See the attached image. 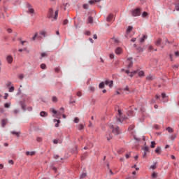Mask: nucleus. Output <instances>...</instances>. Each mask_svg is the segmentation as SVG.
I'll list each match as a JSON object with an SVG mask.
<instances>
[{
    "mask_svg": "<svg viewBox=\"0 0 179 179\" xmlns=\"http://www.w3.org/2000/svg\"><path fill=\"white\" fill-rule=\"evenodd\" d=\"M8 92H9L10 93H12L13 92H15V87L11 86V87L9 88Z\"/></svg>",
    "mask_w": 179,
    "mask_h": 179,
    "instance_id": "obj_34",
    "label": "nucleus"
},
{
    "mask_svg": "<svg viewBox=\"0 0 179 179\" xmlns=\"http://www.w3.org/2000/svg\"><path fill=\"white\" fill-rule=\"evenodd\" d=\"M155 99H156V100L160 99V95L159 94L155 95Z\"/></svg>",
    "mask_w": 179,
    "mask_h": 179,
    "instance_id": "obj_62",
    "label": "nucleus"
},
{
    "mask_svg": "<svg viewBox=\"0 0 179 179\" xmlns=\"http://www.w3.org/2000/svg\"><path fill=\"white\" fill-rule=\"evenodd\" d=\"M132 29H134L132 26H129L127 29V34H129L132 31Z\"/></svg>",
    "mask_w": 179,
    "mask_h": 179,
    "instance_id": "obj_17",
    "label": "nucleus"
},
{
    "mask_svg": "<svg viewBox=\"0 0 179 179\" xmlns=\"http://www.w3.org/2000/svg\"><path fill=\"white\" fill-rule=\"evenodd\" d=\"M83 9H89V5L88 4H84L83 5Z\"/></svg>",
    "mask_w": 179,
    "mask_h": 179,
    "instance_id": "obj_52",
    "label": "nucleus"
},
{
    "mask_svg": "<svg viewBox=\"0 0 179 179\" xmlns=\"http://www.w3.org/2000/svg\"><path fill=\"white\" fill-rule=\"evenodd\" d=\"M105 85H106L107 86H109L110 88L113 87V85H114V81L113 80H106L105 81Z\"/></svg>",
    "mask_w": 179,
    "mask_h": 179,
    "instance_id": "obj_6",
    "label": "nucleus"
},
{
    "mask_svg": "<svg viewBox=\"0 0 179 179\" xmlns=\"http://www.w3.org/2000/svg\"><path fill=\"white\" fill-rule=\"evenodd\" d=\"M53 143L55 145H58V143H62V140H59V138L54 139Z\"/></svg>",
    "mask_w": 179,
    "mask_h": 179,
    "instance_id": "obj_13",
    "label": "nucleus"
},
{
    "mask_svg": "<svg viewBox=\"0 0 179 179\" xmlns=\"http://www.w3.org/2000/svg\"><path fill=\"white\" fill-rule=\"evenodd\" d=\"M6 125V120L5 119H3L1 120V127H2V128H5Z\"/></svg>",
    "mask_w": 179,
    "mask_h": 179,
    "instance_id": "obj_25",
    "label": "nucleus"
},
{
    "mask_svg": "<svg viewBox=\"0 0 179 179\" xmlns=\"http://www.w3.org/2000/svg\"><path fill=\"white\" fill-rule=\"evenodd\" d=\"M134 139L136 141V142H140L141 141V138H139L136 136H134Z\"/></svg>",
    "mask_w": 179,
    "mask_h": 179,
    "instance_id": "obj_60",
    "label": "nucleus"
},
{
    "mask_svg": "<svg viewBox=\"0 0 179 179\" xmlns=\"http://www.w3.org/2000/svg\"><path fill=\"white\" fill-rule=\"evenodd\" d=\"M52 101L53 103H57V101H58V98H57L56 96H53L52 97Z\"/></svg>",
    "mask_w": 179,
    "mask_h": 179,
    "instance_id": "obj_28",
    "label": "nucleus"
},
{
    "mask_svg": "<svg viewBox=\"0 0 179 179\" xmlns=\"http://www.w3.org/2000/svg\"><path fill=\"white\" fill-rule=\"evenodd\" d=\"M166 131H168V132H169V134H173V132H174V130H173V128L168 127L166 128Z\"/></svg>",
    "mask_w": 179,
    "mask_h": 179,
    "instance_id": "obj_26",
    "label": "nucleus"
},
{
    "mask_svg": "<svg viewBox=\"0 0 179 179\" xmlns=\"http://www.w3.org/2000/svg\"><path fill=\"white\" fill-rule=\"evenodd\" d=\"M176 136H174L173 135L169 136V139H171V141H174L176 139Z\"/></svg>",
    "mask_w": 179,
    "mask_h": 179,
    "instance_id": "obj_49",
    "label": "nucleus"
},
{
    "mask_svg": "<svg viewBox=\"0 0 179 179\" xmlns=\"http://www.w3.org/2000/svg\"><path fill=\"white\" fill-rule=\"evenodd\" d=\"M19 79H20V80H23L24 78V76L23 74H20L18 76Z\"/></svg>",
    "mask_w": 179,
    "mask_h": 179,
    "instance_id": "obj_44",
    "label": "nucleus"
},
{
    "mask_svg": "<svg viewBox=\"0 0 179 179\" xmlns=\"http://www.w3.org/2000/svg\"><path fill=\"white\" fill-rule=\"evenodd\" d=\"M53 122H57V123L55 124V127L56 128H58V127H59V123L61 122V120H57V119H54V120H53Z\"/></svg>",
    "mask_w": 179,
    "mask_h": 179,
    "instance_id": "obj_12",
    "label": "nucleus"
},
{
    "mask_svg": "<svg viewBox=\"0 0 179 179\" xmlns=\"http://www.w3.org/2000/svg\"><path fill=\"white\" fill-rule=\"evenodd\" d=\"M175 55H176V57H178L179 52L178 51L175 52Z\"/></svg>",
    "mask_w": 179,
    "mask_h": 179,
    "instance_id": "obj_64",
    "label": "nucleus"
},
{
    "mask_svg": "<svg viewBox=\"0 0 179 179\" xmlns=\"http://www.w3.org/2000/svg\"><path fill=\"white\" fill-rule=\"evenodd\" d=\"M44 57H47V53H45V52L41 53V58H44Z\"/></svg>",
    "mask_w": 179,
    "mask_h": 179,
    "instance_id": "obj_41",
    "label": "nucleus"
},
{
    "mask_svg": "<svg viewBox=\"0 0 179 179\" xmlns=\"http://www.w3.org/2000/svg\"><path fill=\"white\" fill-rule=\"evenodd\" d=\"M21 107L24 111H26V106L23 104V102L20 101Z\"/></svg>",
    "mask_w": 179,
    "mask_h": 179,
    "instance_id": "obj_36",
    "label": "nucleus"
},
{
    "mask_svg": "<svg viewBox=\"0 0 179 179\" xmlns=\"http://www.w3.org/2000/svg\"><path fill=\"white\" fill-rule=\"evenodd\" d=\"M109 57H110V59H114V55H113V53L110 54Z\"/></svg>",
    "mask_w": 179,
    "mask_h": 179,
    "instance_id": "obj_58",
    "label": "nucleus"
},
{
    "mask_svg": "<svg viewBox=\"0 0 179 179\" xmlns=\"http://www.w3.org/2000/svg\"><path fill=\"white\" fill-rule=\"evenodd\" d=\"M64 108H62V107L60 108L59 112H58L57 115H61V114H62V113H64Z\"/></svg>",
    "mask_w": 179,
    "mask_h": 179,
    "instance_id": "obj_33",
    "label": "nucleus"
},
{
    "mask_svg": "<svg viewBox=\"0 0 179 179\" xmlns=\"http://www.w3.org/2000/svg\"><path fill=\"white\" fill-rule=\"evenodd\" d=\"M68 23H69V21H68V20H64V22H63V24H64V26H65V24H68Z\"/></svg>",
    "mask_w": 179,
    "mask_h": 179,
    "instance_id": "obj_55",
    "label": "nucleus"
},
{
    "mask_svg": "<svg viewBox=\"0 0 179 179\" xmlns=\"http://www.w3.org/2000/svg\"><path fill=\"white\" fill-rule=\"evenodd\" d=\"M106 139H107V141H110V139H113V135L111 134H107Z\"/></svg>",
    "mask_w": 179,
    "mask_h": 179,
    "instance_id": "obj_24",
    "label": "nucleus"
},
{
    "mask_svg": "<svg viewBox=\"0 0 179 179\" xmlns=\"http://www.w3.org/2000/svg\"><path fill=\"white\" fill-rule=\"evenodd\" d=\"M99 89H103V87H104V82L99 83Z\"/></svg>",
    "mask_w": 179,
    "mask_h": 179,
    "instance_id": "obj_37",
    "label": "nucleus"
},
{
    "mask_svg": "<svg viewBox=\"0 0 179 179\" xmlns=\"http://www.w3.org/2000/svg\"><path fill=\"white\" fill-rule=\"evenodd\" d=\"M150 169H152V170H155V169H156V163H155L153 165H151Z\"/></svg>",
    "mask_w": 179,
    "mask_h": 179,
    "instance_id": "obj_51",
    "label": "nucleus"
},
{
    "mask_svg": "<svg viewBox=\"0 0 179 179\" xmlns=\"http://www.w3.org/2000/svg\"><path fill=\"white\" fill-rule=\"evenodd\" d=\"M10 134H12V135H16L17 138H20V131H11Z\"/></svg>",
    "mask_w": 179,
    "mask_h": 179,
    "instance_id": "obj_9",
    "label": "nucleus"
},
{
    "mask_svg": "<svg viewBox=\"0 0 179 179\" xmlns=\"http://www.w3.org/2000/svg\"><path fill=\"white\" fill-rule=\"evenodd\" d=\"M87 173H83L80 176V179H83L85 178V177H87Z\"/></svg>",
    "mask_w": 179,
    "mask_h": 179,
    "instance_id": "obj_29",
    "label": "nucleus"
},
{
    "mask_svg": "<svg viewBox=\"0 0 179 179\" xmlns=\"http://www.w3.org/2000/svg\"><path fill=\"white\" fill-rule=\"evenodd\" d=\"M36 141H37V142H41V141H43V138H41V137H37V138H36Z\"/></svg>",
    "mask_w": 179,
    "mask_h": 179,
    "instance_id": "obj_53",
    "label": "nucleus"
},
{
    "mask_svg": "<svg viewBox=\"0 0 179 179\" xmlns=\"http://www.w3.org/2000/svg\"><path fill=\"white\" fill-rule=\"evenodd\" d=\"M40 115L41 117H47V115H48V113H47V112L45 111H41L40 113Z\"/></svg>",
    "mask_w": 179,
    "mask_h": 179,
    "instance_id": "obj_23",
    "label": "nucleus"
},
{
    "mask_svg": "<svg viewBox=\"0 0 179 179\" xmlns=\"http://www.w3.org/2000/svg\"><path fill=\"white\" fill-rule=\"evenodd\" d=\"M155 45H157V47H161V48H164V45H163V43H162V38H158L157 39V41L155 42Z\"/></svg>",
    "mask_w": 179,
    "mask_h": 179,
    "instance_id": "obj_2",
    "label": "nucleus"
},
{
    "mask_svg": "<svg viewBox=\"0 0 179 179\" xmlns=\"http://www.w3.org/2000/svg\"><path fill=\"white\" fill-rule=\"evenodd\" d=\"M113 14H109L106 17V21L111 22V20H113Z\"/></svg>",
    "mask_w": 179,
    "mask_h": 179,
    "instance_id": "obj_16",
    "label": "nucleus"
},
{
    "mask_svg": "<svg viewBox=\"0 0 179 179\" xmlns=\"http://www.w3.org/2000/svg\"><path fill=\"white\" fill-rule=\"evenodd\" d=\"M138 73V76H143L145 75V72H143V71H140Z\"/></svg>",
    "mask_w": 179,
    "mask_h": 179,
    "instance_id": "obj_38",
    "label": "nucleus"
},
{
    "mask_svg": "<svg viewBox=\"0 0 179 179\" xmlns=\"http://www.w3.org/2000/svg\"><path fill=\"white\" fill-rule=\"evenodd\" d=\"M155 153H157V155H160V153H162V147L157 146L155 149Z\"/></svg>",
    "mask_w": 179,
    "mask_h": 179,
    "instance_id": "obj_11",
    "label": "nucleus"
},
{
    "mask_svg": "<svg viewBox=\"0 0 179 179\" xmlns=\"http://www.w3.org/2000/svg\"><path fill=\"white\" fill-rule=\"evenodd\" d=\"M113 134H115V135H120V134H121V132H120V127H116L115 129H113L112 130Z\"/></svg>",
    "mask_w": 179,
    "mask_h": 179,
    "instance_id": "obj_5",
    "label": "nucleus"
},
{
    "mask_svg": "<svg viewBox=\"0 0 179 179\" xmlns=\"http://www.w3.org/2000/svg\"><path fill=\"white\" fill-rule=\"evenodd\" d=\"M11 85H12V82H10V81H8L7 83L6 84L7 87H9L10 86H11Z\"/></svg>",
    "mask_w": 179,
    "mask_h": 179,
    "instance_id": "obj_45",
    "label": "nucleus"
},
{
    "mask_svg": "<svg viewBox=\"0 0 179 179\" xmlns=\"http://www.w3.org/2000/svg\"><path fill=\"white\" fill-rule=\"evenodd\" d=\"M83 128H85V127L83 126V124H78V129L79 131H82V129H83Z\"/></svg>",
    "mask_w": 179,
    "mask_h": 179,
    "instance_id": "obj_30",
    "label": "nucleus"
},
{
    "mask_svg": "<svg viewBox=\"0 0 179 179\" xmlns=\"http://www.w3.org/2000/svg\"><path fill=\"white\" fill-rule=\"evenodd\" d=\"M4 107H5V108H10V102L6 103L4 104Z\"/></svg>",
    "mask_w": 179,
    "mask_h": 179,
    "instance_id": "obj_32",
    "label": "nucleus"
},
{
    "mask_svg": "<svg viewBox=\"0 0 179 179\" xmlns=\"http://www.w3.org/2000/svg\"><path fill=\"white\" fill-rule=\"evenodd\" d=\"M74 122H75V124H78L79 122V117H75Z\"/></svg>",
    "mask_w": 179,
    "mask_h": 179,
    "instance_id": "obj_43",
    "label": "nucleus"
},
{
    "mask_svg": "<svg viewBox=\"0 0 179 179\" xmlns=\"http://www.w3.org/2000/svg\"><path fill=\"white\" fill-rule=\"evenodd\" d=\"M88 23H93V17L89 16L87 18Z\"/></svg>",
    "mask_w": 179,
    "mask_h": 179,
    "instance_id": "obj_31",
    "label": "nucleus"
},
{
    "mask_svg": "<svg viewBox=\"0 0 179 179\" xmlns=\"http://www.w3.org/2000/svg\"><path fill=\"white\" fill-rule=\"evenodd\" d=\"M58 12H59L58 10H56L55 12V16L53 17L55 20H57V19H58Z\"/></svg>",
    "mask_w": 179,
    "mask_h": 179,
    "instance_id": "obj_27",
    "label": "nucleus"
},
{
    "mask_svg": "<svg viewBox=\"0 0 179 179\" xmlns=\"http://www.w3.org/2000/svg\"><path fill=\"white\" fill-rule=\"evenodd\" d=\"M127 66L129 69V68H132V66H134V62L132 61V57H129L127 60Z\"/></svg>",
    "mask_w": 179,
    "mask_h": 179,
    "instance_id": "obj_3",
    "label": "nucleus"
},
{
    "mask_svg": "<svg viewBox=\"0 0 179 179\" xmlns=\"http://www.w3.org/2000/svg\"><path fill=\"white\" fill-rule=\"evenodd\" d=\"M131 15L134 17H136V16H141V8H135L134 10H132Z\"/></svg>",
    "mask_w": 179,
    "mask_h": 179,
    "instance_id": "obj_1",
    "label": "nucleus"
},
{
    "mask_svg": "<svg viewBox=\"0 0 179 179\" xmlns=\"http://www.w3.org/2000/svg\"><path fill=\"white\" fill-rule=\"evenodd\" d=\"M145 152H149V146H145L143 148Z\"/></svg>",
    "mask_w": 179,
    "mask_h": 179,
    "instance_id": "obj_40",
    "label": "nucleus"
},
{
    "mask_svg": "<svg viewBox=\"0 0 179 179\" xmlns=\"http://www.w3.org/2000/svg\"><path fill=\"white\" fill-rule=\"evenodd\" d=\"M136 50L138 52H143V51H145V48H143L141 46L137 47Z\"/></svg>",
    "mask_w": 179,
    "mask_h": 179,
    "instance_id": "obj_19",
    "label": "nucleus"
},
{
    "mask_svg": "<svg viewBox=\"0 0 179 179\" xmlns=\"http://www.w3.org/2000/svg\"><path fill=\"white\" fill-rule=\"evenodd\" d=\"M115 54H117V55H120V54H121V52H122V48H121V47H117L115 50Z\"/></svg>",
    "mask_w": 179,
    "mask_h": 179,
    "instance_id": "obj_8",
    "label": "nucleus"
},
{
    "mask_svg": "<svg viewBox=\"0 0 179 179\" xmlns=\"http://www.w3.org/2000/svg\"><path fill=\"white\" fill-rule=\"evenodd\" d=\"M41 69H45V68H46L45 64H41Z\"/></svg>",
    "mask_w": 179,
    "mask_h": 179,
    "instance_id": "obj_47",
    "label": "nucleus"
},
{
    "mask_svg": "<svg viewBox=\"0 0 179 179\" xmlns=\"http://www.w3.org/2000/svg\"><path fill=\"white\" fill-rule=\"evenodd\" d=\"M152 178H157V175H156V173H153L152 174Z\"/></svg>",
    "mask_w": 179,
    "mask_h": 179,
    "instance_id": "obj_57",
    "label": "nucleus"
},
{
    "mask_svg": "<svg viewBox=\"0 0 179 179\" xmlns=\"http://www.w3.org/2000/svg\"><path fill=\"white\" fill-rule=\"evenodd\" d=\"M146 79H147V80H155V76H153V75H152V74H150L149 76H148L147 77H146Z\"/></svg>",
    "mask_w": 179,
    "mask_h": 179,
    "instance_id": "obj_10",
    "label": "nucleus"
},
{
    "mask_svg": "<svg viewBox=\"0 0 179 179\" xmlns=\"http://www.w3.org/2000/svg\"><path fill=\"white\" fill-rule=\"evenodd\" d=\"M28 13H29V15H36V12L34 11V8H29L28 9Z\"/></svg>",
    "mask_w": 179,
    "mask_h": 179,
    "instance_id": "obj_14",
    "label": "nucleus"
},
{
    "mask_svg": "<svg viewBox=\"0 0 179 179\" xmlns=\"http://www.w3.org/2000/svg\"><path fill=\"white\" fill-rule=\"evenodd\" d=\"M72 99H73V97H72V96H71L69 104H73V103H76V101L75 100H72Z\"/></svg>",
    "mask_w": 179,
    "mask_h": 179,
    "instance_id": "obj_35",
    "label": "nucleus"
},
{
    "mask_svg": "<svg viewBox=\"0 0 179 179\" xmlns=\"http://www.w3.org/2000/svg\"><path fill=\"white\" fill-rule=\"evenodd\" d=\"M89 89H90V90H91V92H94V90H95V88L93 86H90Z\"/></svg>",
    "mask_w": 179,
    "mask_h": 179,
    "instance_id": "obj_48",
    "label": "nucleus"
},
{
    "mask_svg": "<svg viewBox=\"0 0 179 179\" xmlns=\"http://www.w3.org/2000/svg\"><path fill=\"white\" fill-rule=\"evenodd\" d=\"M164 41L162 43V45H166L167 44H170V41H169V39L167 38H164Z\"/></svg>",
    "mask_w": 179,
    "mask_h": 179,
    "instance_id": "obj_18",
    "label": "nucleus"
},
{
    "mask_svg": "<svg viewBox=\"0 0 179 179\" xmlns=\"http://www.w3.org/2000/svg\"><path fill=\"white\" fill-rule=\"evenodd\" d=\"M123 90L124 91V92H129V87H128V85H127L124 89H123Z\"/></svg>",
    "mask_w": 179,
    "mask_h": 179,
    "instance_id": "obj_46",
    "label": "nucleus"
},
{
    "mask_svg": "<svg viewBox=\"0 0 179 179\" xmlns=\"http://www.w3.org/2000/svg\"><path fill=\"white\" fill-rule=\"evenodd\" d=\"M48 19H52L54 17V10L52 8H49L48 13Z\"/></svg>",
    "mask_w": 179,
    "mask_h": 179,
    "instance_id": "obj_4",
    "label": "nucleus"
},
{
    "mask_svg": "<svg viewBox=\"0 0 179 179\" xmlns=\"http://www.w3.org/2000/svg\"><path fill=\"white\" fill-rule=\"evenodd\" d=\"M6 61L8 64L13 62V57H12V55H8L6 57Z\"/></svg>",
    "mask_w": 179,
    "mask_h": 179,
    "instance_id": "obj_7",
    "label": "nucleus"
},
{
    "mask_svg": "<svg viewBox=\"0 0 179 179\" xmlns=\"http://www.w3.org/2000/svg\"><path fill=\"white\" fill-rule=\"evenodd\" d=\"M77 96H78V97H82V92H81L80 91L78 92H77Z\"/></svg>",
    "mask_w": 179,
    "mask_h": 179,
    "instance_id": "obj_56",
    "label": "nucleus"
},
{
    "mask_svg": "<svg viewBox=\"0 0 179 179\" xmlns=\"http://www.w3.org/2000/svg\"><path fill=\"white\" fill-rule=\"evenodd\" d=\"M101 1V0H90L89 3L90 5H93V3H94V2L97 3L100 2Z\"/></svg>",
    "mask_w": 179,
    "mask_h": 179,
    "instance_id": "obj_21",
    "label": "nucleus"
},
{
    "mask_svg": "<svg viewBox=\"0 0 179 179\" xmlns=\"http://www.w3.org/2000/svg\"><path fill=\"white\" fill-rule=\"evenodd\" d=\"M52 113H53L55 115L58 113V112L54 108L52 109Z\"/></svg>",
    "mask_w": 179,
    "mask_h": 179,
    "instance_id": "obj_59",
    "label": "nucleus"
},
{
    "mask_svg": "<svg viewBox=\"0 0 179 179\" xmlns=\"http://www.w3.org/2000/svg\"><path fill=\"white\" fill-rule=\"evenodd\" d=\"M147 16H148V13L144 11L142 14V17H147Z\"/></svg>",
    "mask_w": 179,
    "mask_h": 179,
    "instance_id": "obj_39",
    "label": "nucleus"
},
{
    "mask_svg": "<svg viewBox=\"0 0 179 179\" xmlns=\"http://www.w3.org/2000/svg\"><path fill=\"white\" fill-rule=\"evenodd\" d=\"M35 153L36 152L34 151H32V152L27 151L26 152L27 156H34V155H35Z\"/></svg>",
    "mask_w": 179,
    "mask_h": 179,
    "instance_id": "obj_20",
    "label": "nucleus"
},
{
    "mask_svg": "<svg viewBox=\"0 0 179 179\" xmlns=\"http://www.w3.org/2000/svg\"><path fill=\"white\" fill-rule=\"evenodd\" d=\"M145 40H148V35H143V38L140 39V43H145Z\"/></svg>",
    "mask_w": 179,
    "mask_h": 179,
    "instance_id": "obj_15",
    "label": "nucleus"
},
{
    "mask_svg": "<svg viewBox=\"0 0 179 179\" xmlns=\"http://www.w3.org/2000/svg\"><path fill=\"white\" fill-rule=\"evenodd\" d=\"M40 34L41 36H43V37H45V31H41Z\"/></svg>",
    "mask_w": 179,
    "mask_h": 179,
    "instance_id": "obj_61",
    "label": "nucleus"
},
{
    "mask_svg": "<svg viewBox=\"0 0 179 179\" xmlns=\"http://www.w3.org/2000/svg\"><path fill=\"white\" fill-rule=\"evenodd\" d=\"M25 5L28 10L33 8V6H31V4H30L29 2H26Z\"/></svg>",
    "mask_w": 179,
    "mask_h": 179,
    "instance_id": "obj_22",
    "label": "nucleus"
},
{
    "mask_svg": "<svg viewBox=\"0 0 179 179\" xmlns=\"http://www.w3.org/2000/svg\"><path fill=\"white\" fill-rule=\"evenodd\" d=\"M155 145H156V143L155 141H152L151 142V145H150V148H155Z\"/></svg>",
    "mask_w": 179,
    "mask_h": 179,
    "instance_id": "obj_42",
    "label": "nucleus"
},
{
    "mask_svg": "<svg viewBox=\"0 0 179 179\" xmlns=\"http://www.w3.org/2000/svg\"><path fill=\"white\" fill-rule=\"evenodd\" d=\"M140 111L141 113H145V108H143V107L140 108Z\"/></svg>",
    "mask_w": 179,
    "mask_h": 179,
    "instance_id": "obj_63",
    "label": "nucleus"
},
{
    "mask_svg": "<svg viewBox=\"0 0 179 179\" xmlns=\"http://www.w3.org/2000/svg\"><path fill=\"white\" fill-rule=\"evenodd\" d=\"M37 36H38V34H35V35L33 36L32 40L34 41H36V38H37Z\"/></svg>",
    "mask_w": 179,
    "mask_h": 179,
    "instance_id": "obj_50",
    "label": "nucleus"
},
{
    "mask_svg": "<svg viewBox=\"0 0 179 179\" xmlns=\"http://www.w3.org/2000/svg\"><path fill=\"white\" fill-rule=\"evenodd\" d=\"M175 8H176V10H178V11L179 10V3L176 4Z\"/></svg>",
    "mask_w": 179,
    "mask_h": 179,
    "instance_id": "obj_54",
    "label": "nucleus"
}]
</instances>
